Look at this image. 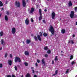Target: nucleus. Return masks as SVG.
Returning a JSON list of instances; mask_svg holds the SVG:
<instances>
[{"instance_id":"obj_1","label":"nucleus","mask_w":77,"mask_h":77,"mask_svg":"<svg viewBox=\"0 0 77 77\" xmlns=\"http://www.w3.org/2000/svg\"><path fill=\"white\" fill-rule=\"evenodd\" d=\"M49 30L50 32H51L52 35H54V28L53 27V26H51L50 28L49 29Z\"/></svg>"},{"instance_id":"obj_2","label":"nucleus","mask_w":77,"mask_h":77,"mask_svg":"<svg viewBox=\"0 0 77 77\" xmlns=\"http://www.w3.org/2000/svg\"><path fill=\"white\" fill-rule=\"evenodd\" d=\"M18 61L19 62H21V60L19 57H16L15 59V62H17Z\"/></svg>"},{"instance_id":"obj_3","label":"nucleus","mask_w":77,"mask_h":77,"mask_svg":"<svg viewBox=\"0 0 77 77\" xmlns=\"http://www.w3.org/2000/svg\"><path fill=\"white\" fill-rule=\"evenodd\" d=\"M28 11H29V14H33V12H34V11H35V9L33 8H31V10L30 11V10L29 9Z\"/></svg>"},{"instance_id":"obj_4","label":"nucleus","mask_w":77,"mask_h":77,"mask_svg":"<svg viewBox=\"0 0 77 77\" xmlns=\"http://www.w3.org/2000/svg\"><path fill=\"white\" fill-rule=\"evenodd\" d=\"M74 16V12L73 11H71V14H70V17L71 18H73Z\"/></svg>"},{"instance_id":"obj_5","label":"nucleus","mask_w":77,"mask_h":77,"mask_svg":"<svg viewBox=\"0 0 77 77\" xmlns=\"http://www.w3.org/2000/svg\"><path fill=\"white\" fill-rule=\"evenodd\" d=\"M15 5L18 8L20 7V2H17V1H16L15 2Z\"/></svg>"},{"instance_id":"obj_6","label":"nucleus","mask_w":77,"mask_h":77,"mask_svg":"<svg viewBox=\"0 0 77 77\" xmlns=\"http://www.w3.org/2000/svg\"><path fill=\"white\" fill-rule=\"evenodd\" d=\"M11 30L12 33V34H15V32H16V29H15V28L14 27Z\"/></svg>"},{"instance_id":"obj_7","label":"nucleus","mask_w":77,"mask_h":77,"mask_svg":"<svg viewBox=\"0 0 77 77\" xmlns=\"http://www.w3.org/2000/svg\"><path fill=\"white\" fill-rule=\"evenodd\" d=\"M55 16H56V14L54 13V12L53 11L52 13V19H54L55 17Z\"/></svg>"},{"instance_id":"obj_8","label":"nucleus","mask_w":77,"mask_h":77,"mask_svg":"<svg viewBox=\"0 0 77 77\" xmlns=\"http://www.w3.org/2000/svg\"><path fill=\"white\" fill-rule=\"evenodd\" d=\"M23 5V7H25L26 5V1L24 0H22Z\"/></svg>"},{"instance_id":"obj_9","label":"nucleus","mask_w":77,"mask_h":77,"mask_svg":"<svg viewBox=\"0 0 77 77\" xmlns=\"http://www.w3.org/2000/svg\"><path fill=\"white\" fill-rule=\"evenodd\" d=\"M12 60H8V63L10 65V66H11L12 65Z\"/></svg>"},{"instance_id":"obj_10","label":"nucleus","mask_w":77,"mask_h":77,"mask_svg":"<svg viewBox=\"0 0 77 77\" xmlns=\"http://www.w3.org/2000/svg\"><path fill=\"white\" fill-rule=\"evenodd\" d=\"M29 23V19H28V18H27L25 20V23L26 24V25H28Z\"/></svg>"},{"instance_id":"obj_11","label":"nucleus","mask_w":77,"mask_h":77,"mask_svg":"<svg viewBox=\"0 0 77 77\" xmlns=\"http://www.w3.org/2000/svg\"><path fill=\"white\" fill-rule=\"evenodd\" d=\"M37 38L40 41H41V36L39 35H38Z\"/></svg>"},{"instance_id":"obj_12","label":"nucleus","mask_w":77,"mask_h":77,"mask_svg":"<svg viewBox=\"0 0 77 77\" xmlns=\"http://www.w3.org/2000/svg\"><path fill=\"white\" fill-rule=\"evenodd\" d=\"M1 44L2 45H5V42H4V40L3 39H2L1 41Z\"/></svg>"},{"instance_id":"obj_13","label":"nucleus","mask_w":77,"mask_h":77,"mask_svg":"<svg viewBox=\"0 0 77 77\" xmlns=\"http://www.w3.org/2000/svg\"><path fill=\"white\" fill-rule=\"evenodd\" d=\"M25 54L26 56H28V55H29V53L27 51H25Z\"/></svg>"},{"instance_id":"obj_14","label":"nucleus","mask_w":77,"mask_h":77,"mask_svg":"<svg viewBox=\"0 0 77 77\" xmlns=\"http://www.w3.org/2000/svg\"><path fill=\"white\" fill-rule=\"evenodd\" d=\"M61 32L63 34H64L65 33V30L62 29L61 31Z\"/></svg>"},{"instance_id":"obj_15","label":"nucleus","mask_w":77,"mask_h":77,"mask_svg":"<svg viewBox=\"0 0 77 77\" xmlns=\"http://www.w3.org/2000/svg\"><path fill=\"white\" fill-rule=\"evenodd\" d=\"M30 42H31V41H30V40L27 39L26 40V44H29Z\"/></svg>"},{"instance_id":"obj_16","label":"nucleus","mask_w":77,"mask_h":77,"mask_svg":"<svg viewBox=\"0 0 77 77\" xmlns=\"http://www.w3.org/2000/svg\"><path fill=\"white\" fill-rule=\"evenodd\" d=\"M42 64H43L44 65H45V60H44V59H43L42 60Z\"/></svg>"},{"instance_id":"obj_17","label":"nucleus","mask_w":77,"mask_h":77,"mask_svg":"<svg viewBox=\"0 0 77 77\" xmlns=\"http://www.w3.org/2000/svg\"><path fill=\"white\" fill-rule=\"evenodd\" d=\"M69 44L70 43V44H74V42L73 41V40H70L69 41Z\"/></svg>"},{"instance_id":"obj_18","label":"nucleus","mask_w":77,"mask_h":77,"mask_svg":"<svg viewBox=\"0 0 77 77\" xmlns=\"http://www.w3.org/2000/svg\"><path fill=\"white\" fill-rule=\"evenodd\" d=\"M39 14L40 15H42V10H41V9H39Z\"/></svg>"},{"instance_id":"obj_19","label":"nucleus","mask_w":77,"mask_h":77,"mask_svg":"<svg viewBox=\"0 0 77 77\" xmlns=\"http://www.w3.org/2000/svg\"><path fill=\"white\" fill-rule=\"evenodd\" d=\"M40 17H39L38 19L39 21H40V20H42V14H41V15H40Z\"/></svg>"},{"instance_id":"obj_20","label":"nucleus","mask_w":77,"mask_h":77,"mask_svg":"<svg viewBox=\"0 0 77 77\" xmlns=\"http://www.w3.org/2000/svg\"><path fill=\"white\" fill-rule=\"evenodd\" d=\"M57 72H58V70H57L56 71H55V74H54L53 75L54 76V75H57Z\"/></svg>"},{"instance_id":"obj_21","label":"nucleus","mask_w":77,"mask_h":77,"mask_svg":"<svg viewBox=\"0 0 77 77\" xmlns=\"http://www.w3.org/2000/svg\"><path fill=\"white\" fill-rule=\"evenodd\" d=\"M26 77H30V75L29 73H28L25 76Z\"/></svg>"},{"instance_id":"obj_22","label":"nucleus","mask_w":77,"mask_h":77,"mask_svg":"<svg viewBox=\"0 0 77 77\" xmlns=\"http://www.w3.org/2000/svg\"><path fill=\"white\" fill-rule=\"evenodd\" d=\"M69 6V7H71L72 5V3L70 1L68 3Z\"/></svg>"},{"instance_id":"obj_23","label":"nucleus","mask_w":77,"mask_h":77,"mask_svg":"<svg viewBox=\"0 0 77 77\" xmlns=\"http://www.w3.org/2000/svg\"><path fill=\"white\" fill-rule=\"evenodd\" d=\"M5 19L6 21H8V16H5Z\"/></svg>"},{"instance_id":"obj_24","label":"nucleus","mask_w":77,"mask_h":77,"mask_svg":"<svg viewBox=\"0 0 77 77\" xmlns=\"http://www.w3.org/2000/svg\"><path fill=\"white\" fill-rule=\"evenodd\" d=\"M1 36H3V31H2L0 32V35Z\"/></svg>"},{"instance_id":"obj_25","label":"nucleus","mask_w":77,"mask_h":77,"mask_svg":"<svg viewBox=\"0 0 77 77\" xmlns=\"http://www.w3.org/2000/svg\"><path fill=\"white\" fill-rule=\"evenodd\" d=\"M2 6H3V3L0 1V7H1Z\"/></svg>"},{"instance_id":"obj_26","label":"nucleus","mask_w":77,"mask_h":77,"mask_svg":"<svg viewBox=\"0 0 77 77\" xmlns=\"http://www.w3.org/2000/svg\"><path fill=\"white\" fill-rule=\"evenodd\" d=\"M48 35L46 33L44 32L43 34V36H45V37L47 36Z\"/></svg>"},{"instance_id":"obj_27","label":"nucleus","mask_w":77,"mask_h":77,"mask_svg":"<svg viewBox=\"0 0 77 77\" xmlns=\"http://www.w3.org/2000/svg\"><path fill=\"white\" fill-rule=\"evenodd\" d=\"M7 57H8V53H6L5 54V57L6 58Z\"/></svg>"},{"instance_id":"obj_28","label":"nucleus","mask_w":77,"mask_h":77,"mask_svg":"<svg viewBox=\"0 0 77 77\" xmlns=\"http://www.w3.org/2000/svg\"><path fill=\"white\" fill-rule=\"evenodd\" d=\"M45 50H48V47L47 46H45L44 48Z\"/></svg>"},{"instance_id":"obj_29","label":"nucleus","mask_w":77,"mask_h":77,"mask_svg":"<svg viewBox=\"0 0 77 77\" xmlns=\"http://www.w3.org/2000/svg\"><path fill=\"white\" fill-rule=\"evenodd\" d=\"M47 53H48V54H50V53H51V51H50V50H48L47 51Z\"/></svg>"},{"instance_id":"obj_30","label":"nucleus","mask_w":77,"mask_h":77,"mask_svg":"<svg viewBox=\"0 0 77 77\" xmlns=\"http://www.w3.org/2000/svg\"><path fill=\"white\" fill-rule=\"evenodd\" d=\"M24 63L26 66H28V63H27L26 62H25Z\"/></svg>"},{"instance_id":"obj_31","label":"nucleus","mask_w":77,"mask_h":77,"mask_svg":"<svg viewBox=\"0 0 77 77\" xmlns=\"http://www.w3.org/2000/svg\"><path fill=\"white\" fill-rule=\"evenodd\" d=\"M54 60H58V59H57V56L55 57Z\"/></svg>"},{"instance_id":"obj_32","label":"nucleus","mask_w":77,"mask_h":77,"mask_svg":"<svg viewBox=\"0 0 77 77\" xmlns=\"http://www.w3.org/2000/svg\"><path fill=\"white\" fill-rule=\"evenodd\" d=\"M34 38L35 39V41H37L38 40V38H37V37L36 36H35L34 37Z\"/></svg>"},{"instance_id":"obj_33","label":"nucleus","mask_w":77,"mask_h":77,"mask_svg":"<svg viewBox=\"0 0 77 77\" xmlns=\"http://www.w3.org/2000/svg\"><path fill=\"white\" fill-rule=\"evenodd\" d=\"M71 58H70V60H71L72 59V58H73V55H72L71 56Z\"/></svg>"},{"instance_id":"obj_34","label":"nucleus","mask_w":77,"mask_h":77,"mask_svg":"<svg viewBox=\"0 0 77 77\" xmlns=\"http://www.w3.org/2000/svg\"><path fill=\"white\" fill-rule=\"evenodd\" d=\"M16 71H17V69H18L17 68V66H15L14 67Z\"/></svg>"},{"instance_id":"obj_35","label":"nucleus","mask_w":77,"mask_h":77,"mask_svg":"<svg viewBox=\"0 0 77 77\" xmlns=\"http://www.w3.org/2000/svg\"><path fill=\"white\" fill-rule=\"evenodd\" d=\"M39 34H40V36H42V32H39Z\"/></svg>"},{"instance_id":"obj_36","label":"nucleus","mask_w":77,"mask_h":77,"mask_svg":"<svg viewBox=\"0 0 77 77\" xmlns=\"http://www.w3.org/2000/svg\"><path fill=\"white\" fill-rule=\"evenodd\" d=\"M3 67V65L2 64H0V68H2Z\"/></svg>"},{"instance_id":"obj_37","label":"nucleus","mask_w":77,"mask_h":77,"mask_svg":"<svg viewBox=\"0 0 77 77\" xmlns=\"http://www.w3.org/2000/svg\"><path fill=\"white\" fill-rule=\"evenodd\" d=\"M74 63H75V62L74 61H72V62L71 64L72 65L74 64Z\"/></svg>"},{"instance_id":"obj_38","label":"nucleus","mask_w":77,"mask_h":77,"mask_svg":"<svg viewBox=\"0 0 77 77\" xmlns=\"http://www.w3.org/2000/svg\"><path fill=\"white\" fill-rule=\"evenodd\" d=\"M74 9H75V11H77V7H75Z\"/></svg>"},{"instance_id":"obj_39","label":"nucleus","mask_w":77,"mask_h":77,"mask_svg":"<svg viewBox=\"0 0 77 77\" xmlns=\"http://www.w3.org/2000/svg\"><path fill=\"white\" fill-rule=\"evenodd\" d=\"M43 22L45 23V24H46V22H45V20H43Z\"/></svg>"},{"instance_id":"obj_40","label":"nucleus","mask_w":77,"mask_h":77,"mask_svg":"<svg viewBox=\"0 0 77 77\" xmlns=\"http://www.w3.org/2000/svg\"><path fill=\"white\" fill-rule=\"evenodd\" d=\"M10 57L11 58H12V54H10Z\"/></svg>"},{"instance_id":"obj_41","label":"nucleus","mask_w":77,"mask_h":77,"mask_svg":"<svg viewBox=\"0 0 77 77\" xmlns=\"http://www.w3.org/2000/svg\"><path fill=\"white\" fill-rule=\"evenodd\" d=\"M45 57H48V55L47 54H45Z\"/></svg>"},{"instance_id":"obj_42","label":"nucleus","mask_w":77,"mask_h":77,"mask_svg":"<svg viewBox=\"0 0 77 77\" xmlns=\"http://www.w3.org/2000/svg\"><path fill=\"white\" fill-rule=\"evenodd\" d=\"M31 22H32V23H33V19L32 18H31Z\"/></svg>"},{"instance_id":"obj_43","label":"nucleus","mask_w":77,"mask_h":77,"mask_svg":"<svg viewBox=\"0 0 77 77\" xmlns=\"http://www.w3.org/2000/svg\"><path fill=\"white\" fill-rule=\"evenodd\" d=\"M37 62L38 63H39V62H40V61L39 60H37Z\"/></svg>"},{"instance_id":"obj_44","label":"nucleus","mask_w":77,"mask_h":77,"mask_svg":"<svg viewBox=\"0 0 77 77\" xmlns=\"http://www.w3.org/2000/svg\"><path fill=\"white\" fill-rule=\"evenodd\" d=\"M68 71H69V69H67V70L66 71V74H67V73L68 72Z\"/></svg>"},{"instance_id":"obj_45","label":"nucleus","mask_w":77,"mask_h":77,"mask_svg":"<svg viewBox=\"0 0 77 77\" xmlns=\"http://www.w3.org/2000/svg\"><path fill=\"white\" fill-rule=\"evenodd\" d=\"M35 65L36 66H38V63H36Z\"/></svg>"},{"instance_id":"obj_46","label":"nucleus","mask_w":77,"mask_h":77,"mask_svg":"<svg viewBox=\"0 0 77 77\" xmlns=\"http://www.w3.org/2000/svg\"><path fill=\"white\" fill-rule=\"evenodd\" d=\"M6 76L7 77H11V75H7Z\"/></svg>"},{"instance_id":"obj_47","label":"nucleus","mask_w":77,"mask_h":77,"mask_svg":"<svg viewBox=\"0 0 77 77\" xmlns=\"http://www.w3.org/2000/svg\"><path fill=\"white\" fill-rule=\"evenodd\" d=\"M32 73H35V71L34 70L32 69Z\"/></svg>"},{"instance_id":"obj_48","label":"nucleus","mask_w":77,"mask_h":77,"mask_svg":"<svg viewBox=\"0 0 77 77\" xmlns=\"http://www.w3.org/2000/svg\"><path fill=\"white\" fill-rule=\"evenodd\" d=\"M9 12L7 11V12L6 14H7V15H9Z\"/></svg>"},{"instance_id":"obj_49","label":"nucleus","mask_w":77,"mask_h":77,"mask_svg":"<svg viewBox=\"0 0 77 77\" xmlns=\"http://www.w3.org/2000/svg\"><path fill=\"white\" fill-rule=\"evenodd\" d=\"M54 63V61L52 60V64H53Z\"/></svg>"},{"instance_id":"obj_50","label":"nucleus","mask_w":77,"mask_h":77,"mask_svg":"<svg viewBox=\"0 0 77 77\" xmlns=\"http://www.w3.org/2000/svg\"><path fill=\"white\" fill-rule=\"evenodd\" d=\"M17 67H18V68H20V66L19 65H17Z\"/></svg>"},{"instance_id":"obj_51","label":"nucleus","mask_w":77,"mask_h":77,"mask_svg":"<svg viewBox=\"0 0 77 77\" xmlns=\"http://www.w3.org/2000/svg\"><path fill=\"white\" fill-rule=\"evenodd\" d=\"M34 77H38L37 76V75H34Z\"/></svg>"},{"instance_id":"obj_52","label":"nucleus","mask_w":77,"mask_h":77,"mask_svg":"<svg viewBox=\"0 0 77 77\" xmlns=\"http://www.w3.org/2000/svg\"><path fill=\"white\" fill-rule=\"evenodd\" d=\"M12 77H15V75H12Z\"/></svg>"},{"instance_id":"obj_53","label":"nucleus","mask_w":77,"mask_h":77,"mask_svg":"<svg viewBox=\"0 0 77 77\" xmlns=\"http://www.w3.org/2000/svg\"><path fill=\"white\" fill-rule=\"evenodd\" d=\"M47 10L46 9H45V10H44V11H45V12H47Z\"/></svg>"},{"instance_id":"obj_54","label":"nucleus","mask_w":77,"mask_h":77,"mask_svg":"<svg viewBox=\"0 0 77 77\" xmlns=\"http://www.w3.org/2000/svg\"><path fill=\"white\" fill-rule=\"evenodd\" d=\"M2 50V48H0V50Z\"/></svg>"},{"instance_id":"obj_55","label":"nucleus","mask_w":77,"mask_h":77,"mask_svg":"<svg viewBox=\"0 0 77 77\" xmlns=\"http://www.w3.org/2000/svg\"><path fill=\"white\" fill-rule=\"evenodd\" d=\"M73 38H74V37H75V35H73Z\"/></svg>"},{"instance_id":"obj_56","label":"nucleus","mask_w":77,"mask_h":77,"mask_svg":"<svg viewBox=\"0 0 77 77\" xmlns=\"http://www.w3.org/2000/svg\"><path fill=\"white\" fill-rule=\"evenodd\" d=\"M34 68V67H31V69H33Z\"/></svg>"},{"instance_id":"obj_57","label":"nucleus","mask_w":77,"mask_h":77,"mask_svg":"<svg viewBox=\"0 0 77 77\" xmlns=\"http://www.w3.org/2000/svg\"><path fill=\"white\" fill-rule=\"evenodd\" d=\"M76 25H77V22H76Z\"/></svg>"},{"instance_id":"obj_58","label":"nucleus","mask_w":77,"mask_h":77,"mask_svg":"<svg viewBox=\"0 0 77 77\" xmlns=\"http://www.w3.org/2000/svg\"><path fill=\"white\" fill-rule=\"evenodd\" d=\"M2 16V14H0V17Z\"/></svg>"},{"instance_id":"obj_59","label":"nucleus","mask_w":77,"mask_h":77,"mask_svg":"<svg viewBox=\"0 0 77 77\" xmlns=\"http://www.w3.org/2000/svg\"><path fill=\"white\" fill-rule=\"evenodd\" d=\"M21 77H23V75H22Z\"/></svg>"},{"instance_id":"obj_60","label":"nucleus","mask_w":77,"mask_h":77,"mask_svg":"<svg viewBox=\"0 0 77 77\" xmlns=\"http://www.w3.org/2000/svg\"><path fill=\"white\" fill-rule=\"evenodd\" d=\"M61 56H63V54H61Z\"/></svg>"},{"instance_id":"obj_61","label":"nucleus","mask_w":77,"mask_h":77,"mask_svg":"<svg viewBox=\"0 0 77 77\" xmlns=\"http://www.w3.org/2000/svg\"><path fill=\"white\" fill-rule=\"evenodd\" d=\"M32 36H33V34H32Z\"/></svg>"},{"instance_id":"obj_62","label":"nucleus","mask_w":77,"mask_h":77,"mask_svg":"<svg viewBox=\"0 0 77 77\" xmlns=\"http://www.w3.org/2000/svg\"><path fill=\"white\" fill-rule=\"evenodd\" d=\"M23 44H24V42H23Z\"/></svg>"},{"instance_id":"obj_63","label":"nucleus","mask_w":77,"mask_h":77,"mask_svg":"<svg viewBox=\"0 0 77 77\" xmlns=\"http://www.w3.org/2000/svg\"><path fill=\"white\" fill-rule=\"evenodd\" d=\"M2 10H4V9H3V8H2Z\"/></svg>"},{"instance_id":"obj_64","label":"nucleus","mask_w":77,"mask_h":77,"mask_svg":"<svg viewBox=\"0 0 77 77\" xmlns=\"http://www.w3.org/2000/svg\"><path fill=\"white\" fill-rule=\"evenodd\" d=\"M61 53H63V51H61Z\"/></svg>"}]
</instances>
